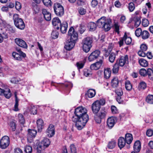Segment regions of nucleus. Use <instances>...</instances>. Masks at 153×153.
Masks as SVG:
<instances>
[{"label":"nucleus","mask_w":153,"mask_h":153,"mask_svg":"<svg viewBox=\"0 0 153 153\" xmlns=\"http://www.w3.org/2000/svg\"><path fill=\"white\" fill-rule=\"evenodd\" d=\"M68 35L70 36V38L66 42L64 48L66 50L70 51L75 46V41L78 38V34L74 28L71 27L68 31Z\"/></svg>","instance_id":"nucleus-1"},{"label":"nucleus","mask_w":153,"mask_h":153,"mask_svg":"<svg viewBox=\"0 0 153 153\" xmlns=\"http://www.w3.org/2000/svg\"><path fill=\"white\" fill-rule=\"evenodd\" d=\"M87 111L85 107L81 106L77 107L75 111L76 115L79 119L82 118L85 120H89V117L87 114Z\"/></svg>","instance_id":"nucleus-2"},{"label":"nucleus","mask_w":153,"mask_h":153,"mask_svg":"<svg viewBox=\"0 0 153 153\" xmlns=\"http://www.w3.org/2000/svg\"><path fill=\"white\" fill-rule=\"evenodd\" d=\"M110 23V21L106 19L105 17H101L97 21L98 26L100 28H104L105 31H107L110 29L111 26Z\"/></svg>","instance_id":"nucleus-3"},{"label":"nucleus","mask_w":153,"mask_h":153,"mask_svg":"<svg viewBox=\"0 0 153 153\" xmlns=\"http://www.w3.org/2000/svg\"><path fill=\"white\" fill-rule=\"evenodd\" d=\"M92 38L89 37H87L82 40V49L85 52L87 53L89 51L92 46Z\"/></svg>","instance_id":"nucleus-4"},{"label":"nucleus","mask_w":153,"mask_h":153,"mask_svg":"<svg viewBox=\"0 0 153 153\" xmlns=\"http://www.w3.org/2000/svg\"><path fill=\"white\" fill-rule=\"evenodd\" d=\"M13 19L14 24L18 28L22 30L25 27V25L22 19L19 17V15L17 14L13 15Z\"/></svg>","instance_id":"nucleus-5"},{"label":"nucleus","mask_w":153,"mask_h":153,"mask_svg":"<svg viewBox=\"0 0 153 153\" xmlns=\"http://www.w3.org/2000/svg\"><path fill=\"white\" fill-rule=\"evenodd\" d=\"M53 8L54 12L57 16H61L63 15L64 13V8L60 4H55Z\"/></svg>","instance_id":"nucleus-6"},{"label":"nucleus","mask_w":153,"mask_h":153,"mask_svg":"<svg viewBox=\"0 0 153 153\" xmlns=\"http://www.w3.org/2000/svg\"><path fill=\"white\" fill-rule=\"evenodd\" d=\"M124 41L125 43L127 45H129L131 43V38L129 36H128L127 35L126 33H125L123 37L121 38V39L118 42L120 47H121L123 45Z\"/></svg>","instance_id":"nucleus-7"},{"label":"nucleus","mask_w":153,"mask_h":153,"mask_svg":"<svg viewBox=\"0 0 153 153\" xmlns=\"http://www.w3.org/2000/svg\"><path fill=\"white\" fill-rule=\"evenodd\" d=\"M10 139L8 137L5 136L1 139L0 141V147L1 149H5L9 145Z\"/></svg>","instance_id":"nucleus-8"},{"label":"nucleus","mask_w":153,"mask_h":153,"mask_svg":"<svg viewBox=\"0 0 153 153\" xmlns=\"http://www.w3.org/2000/svg\"><path fill=\"white\" fill-rule=\"evenodd\" d=\"M128 56L127 55H126L124 56H121L119 59L117 61L116 63H117L120 66H123L125 64L128 63Z\"/></svg>","instance_id":"nucleus-9"},{"label":"nucleus","mask_w":153,"mask_h":153,"mask_svg":"<svg viewBox=\"0 0 153 153\" xmlns=\"http://www.w3.org/2000/svg\"><path fill=\"white\" fill-rule=\"evenodd\" d=\"M18 52L19 53L14 52L12 53L13 56L16 59L18 60H21L23 58L26 56L25 54L23 53L20 50H19Z\"/></svg>","instance_id":"nucleus-10"},{"label":"nucleus","mask_w":153,"mask_h":153,"mask_svg":"<svg viewBox=\"0 0 153 153\" xmlns=\"http://www.w3.org/2000/svg\"><path fill=\"white\" fill-rule=\"evenodd\" d=\"M46 135L51 137H53L55 134V128L54 126L52 124H50L46 131Z\"/></svg>","instance_id":"nucleus-11"},{"label":"nucleus","mask_w":153,"mask_h":153,"mask_svg":"<svg viewBox=\"0 0 153 153\" xmlns=\"http://www.w3.org/2000/svg\"><path fill=\"white\" fill-rule=\"evenodd\" d=\"M88 121V120H84L82 118L79 119V120L76 123V126L78 130H80L85 126Z\"/></svg>","instance_id":"nucleus-12"},{"label":"nucleus","mask_w":153,"mask_h":153,"mask_svg":"<svg viewBox=\"0 0 153 153\" xmlns=\"http://www.w3.org/2000/svg\"><path fill=\"white\" fill-rule=\"evenodd\" d=\"M100 54V52L98 50H96L92 52L88 57L89 61H92L96 59Z\"/></svg>","instance_id":"nucleus-13"},{"label":"nucleus","mask_w":153,"mask_h":153,"mask_svg":"<svg viewBox=\"0 0 153 153\" xmlns=\"http://www.w3.org/2000/svg\"><path fill=\"white\" fill-rule=\"evenodd\" d=\"M147 49V46L145 44H142L140 46V50L138 52V55L142 57H145L146 56V53L145 51Z\"/></svg>","instance_id":"nucleus-14"},{"label":"nucleus","mask_w":153,"mask_h":153,"mask_svg":"<svg viewBox=\"0 0 153 153\" xmlns=\"http://www.w3.org/2000/svg\"><path fill=\"white\" fill-rule=\"evenodd\" d=\"M116 121V119L114 117L108 118L107 121V125L108 128L111 129L114 126Z\"/></svg>","instance_id":"nucleus-15"},{"label":"nucleus","mask_w":153,"mask_h":153,"mask_svg":"<svg viewBox=\"0 0 153 153\" xmlns=\"http://www.w3.org/2000/svg\"><path fill=\"white\" fill-rule=\"evenodd\" d=\"M92 110L93 113L96 114L98 113L100 108V106L98 102H94L91 105Z\"/></svg>","instance_id":"nucleus-16"},{"label":"nucleus","mask_w":153,"mask_h":153,"mask_svg":"<svg viewBox=\"0 0 153 153\" xmlns=\"http://www.w3.org/2000/svg\"><path fill=\"white\" fill-rule=\"evenodd\" d=\"M102 63V60H100L99 61L91 64L90 66V68L91 70H97L100 68Z\"/></svg>","instance_id":"nucleus-17"},{"label":"nucleus","mask_w":153,"mask_h":153,"mask_svg":"<svg viewBox=\"0 0 153 153\" xmlns=\"http://www.w3.org/2000/svg\"><path fill=\"white\" fill-rule=\"evenodd\" d=\"M15 40L16 43L19 46L25 48H27V45L23 40L19 38H16Z\"/></svg>","instance_id":"nucleus-18"},{"label":"nucleus","mask_w":153,"mask_h":153,"mask_svg":"<svg viewBox=\"0 0 153 153\" xmlns=\"http://www.w3.org/2000/svg\"><path fill=\"white\" fill-rule=\"evenodd\" d=\"M52 23L53 26H54L55 28L57 30L59 29V26L61 25V24L60 20L57 17H55L53 19Z\"/></svg>","instance_id":"nucleus-19"},{"label":"nucleus","mask_w":153,"mask_h":153,"mask_svg":"<svg viewBox=\"0 0 153 153\" xmlns=\"http://www.w3.org/2000/svg\"><path fill=\"white\" fill-rule=\"evenodd\" d=\"M42 13L44 15L45 19L47 21H49L51 19V13L46 9H43Z\"/></svg>","instance_id":"nucleus-20"},{"label":"nucleus","mask_w":153,"mask_h":153,"mask_svg":"<svg viewBox=\"0 0 153 153\" xmlns=\"http://www.w3.org/2000/svg\"><path fill=\"white\" fill-rule=\"evenodd\" d=\"M3 90L2 92V94L0 95H4V96L7 98H9L11 96V94L10 90L9 88H5L4 89H2Z\"/></svg>","instance_id":"nucleus-21"},{"label":"nucleus","mask_w":153,"mask_h":153,"mask_svg":"<svg viewBox=\"0 0 153 153\" xmlns=\"http://www.w3.org/2000/svg\"><path fill=\"white\" fill-rule=\"evenodd\" d=\"M39 143L43 147L45 148L49 146L50 143V141L47 138H45Z\"/></svg>","instance_id":"nucleus-22"},{"label":"nucleus","mask_w":153,"mask_h":153,"mask_svg":"<svg viewBox=\"0 0 153 153\" xmlns=\"http://www.w3.org/2000/svg\"><path fill=\"white\" fill-rule=\"evenodd\" d=\"M126 142L124 138L120 137L118 140V146L120 149L123 148L126 145Z\"/></svg>","instance_id":"nucleus-23"},{"label":"nucleus","mask_w":153,"mask_h":153,"mask_svg":"<svg viewBox=\"0 0 153 153\" xmlns=\"http://www.w3.org/2000/svg\"><path fill=\"white\" fill-rule=\"evenodd\" d=\"M133 148L135 152H139L141 149V145L140 142L139 141H137L135 142Z\"/></svg>","instance_id":"nucleus-24"},{"label":"nucleus","mask_w":153,"mask_h":153,"mask_svg":"<svg viewBox=\"0 0 153 153\" xmlns=\"http://www.w3.org/2000/svg\"><path fill=\"white\" fill-rule=\"evenodd\" d=\"M61 32L63 33L66 32L68 27V23L66 22H63L60 26Z\"/></svg>","instance_id":"nucleus-25"},{"label":"nucleus","mask_w":153,"mask_h":153,"mask_svg":"<svg viewBox=\"0 0 153 153\" xmlns=\"http://www.w3.org/2000/svg\"><path fill=\"white\" fill-rule=\"evenodd\" d=\"M36 133L37 131L36 130L33 129H29L27 134V139L29 138L30 139L35 137Z\"/></svg>","instance_id":"nucleus-26"},{"label":"nucleus","mask_w":153,"mask_h":153,"mask_svg":"<svg viewBox=\"0 0 153 153\" xmlns=\"http://www.w3.org/2000/svg\"><path fill=\"white\" fill-rule=\"evenodd\" d=\"M36 124L38 131H41L44 126V123L43 120L41 119L38 120L36 121Z\"/></svg>","instance_id":"nucleus-27"},{"label":"nucleus","mask_w":153,"mask_h":153,"mask_svg":"<svg viewBox=\"0 0 153 153\" xmlns=\"http://www.w3.org/2000/svg\"><path fill=\"white\" fill-rule=\"evenodd\" d=\"M126 142L128 144H130L133 140L132 135L131 134H126L125 135V139Z\"/></svg>","instance_id":"nucleus-28"},{"label":"nucleus","mask_w":153,"mask_h":153,"mask_svg":"<svg viewBox=\"0 0 153 153\" xmlns=\"http://www.w3.org/2000/svg\"><path fill=\"white\" fill-rule=\"evenodd\" d=\"M119 80L117 77H115L112 79L111 81V85L114 88H116L118 85Z\"/></svg>","instance_id":"nucleus-29"},{"label":"nucleus","mask_w":153,"mask_h":153,"mask_svg":"<svg viewBox=\"0 0 153 153\" xmlns=\"http://www.w3.org/2000/svg\"><path fill=\"white\" fill-rule=\"evenodd\" d=\"M87 94L88 97L92 98L94 97L96 94L95 91L93 89H89L88 90Z\"/></svg>","instance_id":"nucleus-30"},{"label":"nucleus","mask_w":153,"mask_h":153,"mask_svg":"<svg viewBox=\"0 0 153 153\" xmlns=\"http://www.w3.org/2000/svg\"><path fill=\"white\" fill-rule=\"evenodd\" d=\"M104 73L105 77L108 79L111 76V70L110 68H107L104 70Z\"/></svg>","instance_id":"nucleus-31"},{"label":"nucleus","mask_w":153,"mask_h":153,"mask_svg":"<svg viewBox=\"0 0 153 153\" xmlns=\"http://www.w3.org/2000/svg\"><path fill=\"white\" fill-rule=\"evenodd\" d=\"M107 112L105 110H101L97 114L102 119H104L106 116Z\"/></svg>","instance_id":"nucleus-32"},{"label":"nucleus","mask_w":153,"mask_h":153,"mask_svg":"<svg viewBox=\"0 0 153 153\" xmlns=\"http://www.w3.org/2000/svg\"><path fill=\"white\" fill-rule=\"evenodd\" d=\"M116 144V142L115 140H112L109 142L108 145V148L110 149H112L115 147Z\"/></svg>","instance_id":"nucleus-33"},{"label":"nucleus","mask_w":153,"mask_h":153,"mask_svg":"<svg viewBox=\"0 0 153 153\" xmlns=\"http://www.w3.org/2000/svg\"><path fill=\"white\" fill-rule=\"evenodd\" d=\"M15 97V103L14 105V110L15 111H18L19 110L18 106L19 105V99L18 98L17 96V93L15 92L14 93Z\"/></svg>","instance_id":"nucleus-34"},{"label":"nucleus","mask_w":153,"mask_h":153,"mask_svg":"<svg viewBox=\"0 0 153 153\" xmlns=\"http://www.w3.org/2000/svg\"><path fill=\"white\" fill-rule=\"evenodd\" d=\"M139 62L140 65L143 67H147L148 65V62L145 59L141 58L139 60Z\"/></svg>","instance_id":"nucleus-35"},{"label":"nucleus","mask_w":153,"mask_h":153,"mask_svg":"<svg viewBox=\"0 0 153 153\" xmlns=\"http://www.w3.org/2000/svg\"><path fill=\"white\" fill-rule=\"evenodd\" d=\"M133 21L134 22V25L136 27H138L141 23L140 19L139 17L135 16L133 18Z\"/></svg>","instance_id":"nucleus-36"},{"label":"nucleus","mask_w":153,"mask_h":153,"mask_svg":"<svg viewBox=\"0 0 153 153\" xmlns=\"http://www.w3.org/2000/svg\"><path fill=\"white\" fill-rule=\"evenodd\" d=\"M88 27L89 28L90 30L91 31H94L97 27L96 24L93 22H91L88 24Z\"/></svg>","instance_id":"nucleus-37"},{"label":"nucleus","mask_w":153,"mask_h":153,"mask_svg":"<svg viewBox=\"0 0 153 153\" xmlns=\"http://www.w3.org/2000/svg\"><path fill=\"white\" fill-rule=\"evenodd\" d=\"M119 65L117 63H116L113 65L112 69V72L114 74H116L118 72L119 70Z\"/></svg>","instance_id":"nucleus-38"},{"label":"nucleus","mask_w":153,"mask_h":153,"mask_svg":"<svg viewBox=\"0 0 153 153\" xmlns=\"http://www.w3.org/2000/svg\"><path fill=\"white\" fill-rule=\"evenodd\" d=\"M141 35L143 39H146L149 38V34L148 31L144 30L142 32Z\"/></svg>","instance_id":"nucleus-39"},{"label":"nucleus","mask_w":153,"mask_h":153,"mask_svg":"<svg viewBox=\"0 0 153 153\" xmlns=\"http://www.w3.org/2000/svg\"><path fill=\"white\" fill-rule=\"evenodd\" d=\"M125 88L128 91H130L132 88V86L130 82L128 80L126 81L125 82Z\"/></svg>","instance_id":"nucleus-40"},{"label":"nucleus","mask_w":153,"mask_h":153,"mask_svg":"<svg viewBox=\"0 0 153 153\" xmlns=\"http://www.w3.org/2000/svg\"><path fill=\"white\" fill-rule=\"evenodd\" d=\"M146 101L149 104H153V95H148L146 97Z\"/></svg>","instance_id":"nucleus-41"},{"label":"nucleus","mask_w":153,"mask_h":153,"mask_svg":"<svg viewBox=\"0 0 153 153\" xmlns=\"http://www.w3.org/2000/svg\"><path fill=\"white\" fill-rule=\"evenodd\" d=\"M116 57L115 54L113 53H111L109 55V61L113 63Z\"/></svg>","instance_id":"nucleus-42"},{"label":"nucleus","mask_w":153,"mask_h":153,"mask_svg":"<svg viewBox=\"0 0 153 153\" xmlns=\"http://www.w3.org/2000/svg\"><path fill=\"white\" fill-rule=\"evenodd\" d=\"M146 87V84L144 82H141L139 84L138 86V88L139 90L142 89H145Z\"/></svg>","instance_id":"nucleus-43"},{"label":"nucleus","mask_w":153,"mask_h":153,"mask_svg":"<svg viewBox=\"0 0 153 153\" xmlns=\"http://www.w3.org/2000/svg\"><path fill=\"white\" fill-rule=\"evenodd\" d=\"M7 38V35L6 33H3L1 34L0 33V43L3 42L4 39Z\"/></svg>","instance_id":"nucleus-44"},{"label":"nucleus","mask_w":153,"mask_h":153,"mask_svg":"<svg viewBox=\"0 0 153 153\" xmlns=\"http://www.w3.org/2000/svg\"><path fill=\"white\" fill-rule=\"evenodd\" d=\"M19 120L20 123L24 124L25 123V119L22 114H19L18 115Z\"/></svg>","instance_id":"nucleus-45"},{"label":"nucleus","mask_w":153,"mask_h":153,"mask_svg":"<svg viewBox=\"0 0 153 153\" xmlns=\"http://www.w3.org/2000/svg\"><path fill=\"white\" fill-rule=\"evenodd\" d=\"M32 148L31 146H26L25 148V151L26 153H31Z\"/></svg>","instance_id":"nucleus-46"},{"label":"nucleus","mask_w":153,"mask_h":153,"mask_svg":"<svg viewBox=\"0 0 153 153\" xmlns=\"http://www.w3.org/2000/svg\"><path fill=\"white\" fill-rule=\"evenodd\" d=\"M115 92L117 96H122L123 94L122 89L120 88L116 89Z\"/></svg>","instance_id":"nucleus-47"},{"label":"nucleus","mask_w":153,"mask_h":153,"mask_svg":"<svg viewBox=\"0 0 153 153\" xmlns=\"http://www.w3.org/2000/svg\"><path fill=\"white\" fill-rule=\"evenodd\" d=\"M128 9L131 12H132L134 10L135 7L134 4L133 2H130L128 4Z\"/></svg>","instance_id":"nucleus-48"},{"label":"nucleus","mask_w":153,"mask_h":153,"mask_svg":"<svg viewBox=\"0 0 153 153\" xmlns=\"http://www.w3.org/2000/svg\"><path fill=\"white\" fill-rule=\"evenodd\" d=\"M94 116V120L97 123H100L101 122L102 119L100 118L97 114H95Z\"/></svg>","instance_id":"nucleus-49"},{"label":"nucleus","mask_w":153,"mask_h":153,"mask_svg":"<svg viewBox=\"0 0 153 153\" xmlns=\"http://www.w3.org/2000/svg\"><path fill=\"white\" fill-rule=\"evenodd\" d=\"M142 24L144 27L148 26L149 24V21L147 19H143L142 20Z\"/></svg>","instance_id":"nucleus-50"},{"label":"nucleus","mask_w":153,"mask_h":153,"mask_svg":"<svg viewBox=\"0 0 153 153\" xmlns=\"http://www.w3.org/2000/svg\"><path fill=\"white\" fill-rule=\"evenodd\" d=\"M140 74L142 76H145L148 74V71L145 69L142 68L140 71Z\"/></svg>","instance_id":"nucleus-51"},{"label":"nucleus","mask_w":153,"mask_h":153,"mask_svg":"<svg viewBox=\"0 0 153 153\" xmlns=\"http://www.w3.org/2000/svg\"><path fill=\"white\" fill-rule=\"evenodd\" d=\"M9 125L12 130L13 131H14L15 130L16 128L15 122L13 121H12L10 122Z\"/></svg>","instance_id":"nucleus-52"},{"label":"nucleus","mask_w":153,"mask_h":153,"mask_svg":"<svg viewBox=\"0 0 153 153\" xmlns=\"http://www.w3.org/2000/svg\"><path fill=\"white\" fill-rule=\"evenodd\" d=\"M70 148L71 153H77L76 148L74 144H71L70 146Z\"/></svg>","instance_id":"nucleus-53"},{"label":"nucleus","mask_w":153,"mask_h":153,"mask_svg":"<svg viewBox=\"0 0 153 153\" xmlns=\"http://www.w3.org/2000/svg\"><path fill=\"white\" fill-rule=\"evenodd\" d=\"M51 35L53 39H55L58 37L59 33L56 31H53L51 33Z\"/></svg>","instance_id":"nucleus-54"},{"label":"nucleus","mask_w":153,"mask_h":153,"mask_svg":"<svg viewBox=\"0 0 153 153\" xmlns=\"http://www.w3.org/2000/svg\"><path fill=\"white\" fill-rule=\"evenodd\" d=\"M42 2L45 6H49L51 5V0H42Z\"/></svg>","instance_id":"nucleus-55"},{"label":"nucleus","mask_w":153,"mask_h":153,"mask_svg":"<svg viewBox=\"0 0 153 153\" xmlns=\"http://www.w3.org/2000/svg\"><path fill=\"white\" fill-rule=\"evenodd\" d=\"M31 114H35L37 113V108L34 106H31L30 110Z\"/></svg>","instance_id":"nucleus-56"},{"label":"nucleus","mask_w":153,"mask_h":153,"mask_svg":"<svg viewBox=\"0 0 153 153\" xmlns=\"http://www.w3.org/2000/svg\"><path fill=\"white\" fill-rule=\"evenodd\" d=\"M45 149V148L43 147V146H41V145L39 143L37 148V152L39 153H41L42 151L44 150Z\"/></svg>","instance_id":"nucleus-57"},{"label":"nucleus","mask_w":153,"mask_h":153,"mask_svg":"<svg viewBox=\"0 0 153 153\" xmlns=\"http://www.w3.org/2000/svg\"><path fill=\"white\" fill-rule=\"evenodd\" d=\"M142 33V30L140 28L137 29L135 32V35L137 37L141 35Z\"/></svg>","instance_id":"nucleus-58"},{"label":"nucleus","mask_w":153,"mask_h":153,"mask_svg":"<svg viewBox=\"0 0 153 153\" xmlns=\"http://www.w3.org/2000/svg\"><path fill=\"white\" fill-rule=\"evenodd\" d=\"M84 75L86 77L90 76L91 75V71L88 69L84 70Z\"/></svg>","instance_id":"nucleus-59"},{"label":"nucleus","mask_w":153,"mask_h":153,"mask_svg":"<svg viewBox=\"0 0 153 153\" xmlns=\"http://www.w3.org/2000/svg\"><path fill=\"white\" fill-rule=\"evenodd\" d=\"M21 4L20 2L18 1L16 2L15 7L16 10H19L21 8Z\"/></svg>","instance_id":"nucleus-60"},{"label":"nucleus","mask_w":153,"mask_h":153,"mask_svg":"<svg viewBox=\"0 0 153 153\" xmlns=\"http://www.w3.org/2000/svg\"><path fill=\"white\" fill-rule=\"evenodd\" d=\"M96 102H98L99 103V104L100 105H103L105 104V100L104 99H100V100H98L96 101Z\"/></svg>","instance_id":"nucleus-61"},{"label":"nucleus","mask_w":153,"mask_h":153,"mask_svg":"<svg viewBox=\"0 0 153 153\" xmlns=\"http://www.w3.org/2000/svg\"><path fill=\"white\" fill-rule=\"evenodd\" d=\"M86 10L83 8H80L79 10V13L81 15H84L86 13Z\"/></svg>","instance_id":"nucleus-62"},{"label":"nucleus","mask_w":153,"mask_h":153,"mask_svg":"<svg viewBox=\"0 0 153 153\" xmlns=\"http://www.w3.org/2000/svg\"><path fill=\"white\" fill-rule=\"evenodd\" d=\"M111 112L113 114H116L118 112V110L116 107L114 106H112L111 108Z\"/></svg>","instance_id":"nucleus-63"},{"label":"nucleus","mask_w":153,"mask_h":153,"mask_svg":"<svg viewBox=\"0 0 153 153\" xmlns=\"http://www.w3.org/2000/svg\"><path fill=\"white\" fill-rule=\"evenodd\" d=\"M14 153H23V151L22 149L19 148H16L14 149Z\"/></svg>","instance_id":"nucleus-64"}]
</instances>
